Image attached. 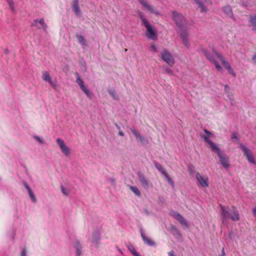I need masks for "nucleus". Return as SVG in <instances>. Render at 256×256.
I'll return each mask as SVG.
<instances>
[{
  "mask_svg": "<svg viewBox=\"0 0 256 256\" xmlns=\"http://www.w3.org/2000/svg\"><path fill=\"white\" fill-rule=\"evenodd\" d=\"M202 52L204 54V55L206 57V58L212 63H213L216 69L218 71H220L222 70V68L221 66L218 64V62L215 60L214 56H214H216L221 61L224 66L228 70V72L232 75L233 76H236V73L233 70L232 68L230 66V63L228 62L226 59L224 58L222 54L219 53L218 51L215 50H214L212 51V54H209L206 50L202 48Z\"/></svg>",
  "mask_w": 256,
  "mask_h": 256,
  "instance_id": "obj_1",
  "label": "nucleus"
},
{
  "mask_svg": "<svg viewBox=\"0 0 256 256\" xmlns=\"http://www.w3.org/2000/svg\"><path fill=\"white\" fill-rule=\"evenodd\" d=\"M222 210L221 212V218L222 223L227 222L228 220L230 218L233 221H238L240 220V215L238 210L236 208L232 206V210L231 214L230 213L228 208L224 206L220 205Z\"/></svg>",
  "mask_w": 256,
  "mask_h": 256,
  "instance_id": "obj_2",
  "label": "nucleus"
},
{
  "mask_svg": "<svg viewBox=\"0 0 256 256\" xmlns=\"http://www.w3.org/2000/svg\"><path fill=\"white\" fill-rule=\"evenodd\" d=\"M142 24L146 28V37L150 40H156L158 39L157 30L154 28V26H152L148 22L146 16L140 12L138 13Z\"/></svg>",
  "mask_w": 256,
  "mask_h": 256,
  "instance_id": "obj_3",
  "label": "nucleus"
},
{
  "mask_svg": "<svg viewBox=\"0 0 256 256\" xmlns=\"http://www.w3.org/2000/svg\"><path fill=\"white\" fill-rule=\"evenodd\" d=\"M214 151L216 152L220 158V162L223 167L226 170L229 169L230 164L228 158L226 157V154H224L219 148Z\"/></svg>",
  "mask_w": 256,
  "mask_h": 256,
  "instance_id": "obj_4",
  "label": "nucleus"
},
{
  "mask_svg": "<svg viewBox=\"0 0 256 256\" xmlns=\"http://www.w3.org/2000/svg\"><path fill=\"white\" fill-rule=\"evenodd\" d=\"M172 14L173 20L176 22L178 26L182 29L186 23V20L184 18L182 14L176 11L172 12Z\"/></svg>",
  "mask_w": 256,
  "mask_h": 256,
  "instance_id": "obj_5",
  "label": "nucleus"
},
{
  "mask_svg": "<svg viewBox=\"0 0 256 256\" xmlns=\"http://www.w3.org/2000/svg\"><path fill=\"white\" fill-rule=\"evenodd\" d=\"M161 58L170 66H172L175 63L174 59L171 54L166 50L161 53Z\"/></svg>",
  "mask_w": 256,
  "mask_h": 256,
  "instance_id": "obj_6",
  "label": "nucleus"
},
{
  "mask_svg": "<svg viewBox=\"0 0 256 256\" xmlns=\"http://www.w3.org/2000/svg\"><path fill=\"white\" fill-rule=\"evenodd\" d=\"M75 74L76 76V82L79 85L82 90L86 94L87 96H88L90 98H92V94L84 85V82L80 78L78 74V72H76Z\"/></svg>",
  "mask_w": 256,
  "mask_h": 256,
  "instance_id": "obj_7",
  "label": "nucleus"
},
{
  "mask_svg": "<svg viewBox=\"0 0 256 256\" xmlns=\"http://www.w3.org/2000/svg\"><path fill=\"white\" fill-rule=\"evenodd\" d=\"M240 148L248 162L252 164H254V158L250 150L242 144H240Z\"/></svg>",
  "mask_w": 256,
  "mask_h": 256,
  "instance_id": "obj_8",
  "label": "nucleus"
},
{
  "mask_svg": "<svg viewBox=\"0 0 256 256\" xmlns=\"http://www.w3.org/2000/svg\"><path fill=\"white\" fill-rule=\"evenodd\" d=\"M171 216L178 220L182 226H188L186 220L179 212L172 211Z\"/></svg>",
  "mask_w": 256,
  "mask_h": 256,
  "instance_id": "obj_9",
  "label": "nucleus"
},
{
  "mask_svg": "<svg viewBox=\"0 0 256 256\" xmlns=\"http://www.w3.org/2000/svg\"><path fill=\"white\" fill-rule=\"evenodd\" d=\"M56 142L60 146V148L62 152L66 156H69L70 154V148L65 144L64 140L58 138L56 139Z\"/></svg>",
  "mask_w": 256,
  "mask_h": 256,
  "instance_id": "obj_10",
  "label": "nucleus"
},
{
  "mask_svg": "<svg viewBox=\"0 0 256 256\" xmlns=\"http://www.w3.org/2000/svg\"><path fill=\"white\" fill-rule=\"evenodd\" d=\"M38 24H39L42 26V28L44 30H46L48 28V26L44 23V19L42 18H40V20H38V19L34 20L33 22L32 23L31 26H36L38 29H40V27L38 25Z\"/></svg>",
  "mask_w": 256,
  "mask_h": 256,
  "instance_id": "obj_11",
  "label": "nucleus"
},
{
  "mask_svg": "<svg viewBox=\"0 0 256 256\" xmlns=\"http://www.w3.org/2000/svg\"><path fill=\"white\" fill-rule=\"evenodd\" d=\"M196 178L199 184L202 187L206 188L208 186V178L206 176H202L200 173L197 172L196 174Z\"/></svg>",
  "mask_w": 256,
  "mask_h": 256,
  "instance_id": "obj_12",
  "label": "nucleus"
},
{
  "mask_svg": "<svg viewBox=\"0 0 256 256\" xmlns=\"http://www.w3.org/2000/svg\"><path fill=\"white\" fill-rule=\"evenodd\" d=\"M141 4L148 10L151 13L154 14L156 15L159 14L157 10L154 9L152 6L148 2V1H140Z\"/></svg>",
  "mask_w": 256,
  "mask_h": 256,
  "instance_id": "obj_13",
  "label": "nucleus"
},
{
  "mask_svg": "<svg viewBox=\"0 0 256 256\" xmlns=\"http://www.w3.org/2000/svg\"><path fill=\"white\" fill-rule=\"evenodd\" d=\"M180 36L182 40L183 44L187 48H190V43L188 39V34L186 32L180 30Z\"/></svg>",
  "mask_w": 256,
  "mask_h": 256,
  "instance_id": "obj_14",
  "label": "nucleus"
},
{
  "mask_svg": "<svg viewBox=\"0 0 256 256\" xmlns=\"http://www.w3.org/2000/svg\"><path fill=\"white\" fill-rule=\"evenodd\" d=\"M140 235L142 238L145 244H146L148 246H154L155 244V242L150 238L147 237L143 232L142 230H140Z\"/></svg>",
  "mask_w": 256,
  "mask_h": 256,
  "instance_id": "obj_15",
  "label": "nucleus"
},
{
  "mask_svg": "<svg viewBox=\"0 0 256 256\" xmlns=\"http://www.w3.org/2000/svg\"><path fill=\"white\" fill-rule=\"evenodd\" d=\"M132 132L135 136L137 140H139L140 142H143L144 140V138L141 136L140 132L135 128H132L130 129Z\"/></svg>",
  "mask_w": 256,
  "mask_h": 256,
  "instance_id": "obj_16",
  "label": "nucleus"
},
{
  "mask_svg": "<svg viewBox=\"0 0 256 256\" xmlns=\"http://www.w3.org/2000/svg\"><path fill=\"white\" fill-rule=\"evenodd\" d=\"M42 78L44 81L48 82L50 84H52V78L48 72H42Z\"/></svg>",
  "mask_w": 256,
  "mask_h": 256,
  "instance_id": "obj_17",
  "label": "nucleus"
},
{
  "mask_svg": "<svg viewBox=\"0 0 256 256\" xmlns=\"http://www.w3.org/2000/svg\"><path fill=\"white\" fill-rule=\"evenodd\" d=\"M202 137L206 142H208L210 145L212 150L214 151L218 148V147L214 142L208 138V136H202Z\"/></svg>",
  "mask_w": 256,
  "mask_h": 256,
  "instance_id": "obj_18",
  "label": "nucleus"
},
{
  "mask_svg": "<svg viewBox=\"0 0 256 256\" xmlns=\"http://www.w3.org/2000/svg\"><path fill=\"white\" fill-rule=\"evenodd\" d=\"M139 181L144 188H148V182L143 176H139Z\"/></svg>",
  "mask_w": 256,
  "mask_h": 256,
  "instance_id": "obj_19",
  "label": "nucleus"
},
{
  "mask_svg": "<svg viewBox=\"0 0 256 256\" xmlns=\"http://www.w3.org/2000/svg\"><path fill=\"white\" fill-rule=\"evenodd\" d=\"M250 26L252 27L254 30L256 31V15L250 16Z\"/></svg>",
  "mask_w": 256,
  "mask_h": 256,
  "instance_id": "obj_20",
  "label": "nucleus"
},
{
  "mask_svg": "<svg viewBox=\"0 0 256 256\" xmlns=\"http://www.w3.org/2000/svg\"><path fill=\"white\" fill-rule=\"evenodd\" d=\"M72 10L74 12L75 14L77 16H80V11L78 6V1H74L72 5Z\"/></svg>",
  "mask_w": 256,
  "mask_h": 256,
  "instance_id": "obj_21",
  "label": "nucleus"
},
{
  "mask_svg": "<svg viewBox=\"0 0 256 256\" xmlns=\"http://www.w3.org/2000/svg\"><path fill=\"white\" fill-rule=\"evenodd\" d=\"M196 4L199 8H200V12H206L207 8L202 1H196Z\"/></svg>",
  "mask_w": 256,
  "mask_h": 256,
  "instance_id": "obj_22",
  "label": "nucleus"
},
{
  "mask_svg": "<svg viewBox=\"0 0 256 256\" xmlns=\"http://www.w3.org/2000/svg\"><path fill=\"white\" fill-rule=\"evenodd\" d=\"M223 9H224V12L227 15L230 16L233 19H234V18L233 16L232 8L230 6H224Z\"/></svg>",
  "mask_w": 256,
  "mask_h": 256,
  "instance_id": "obj_23",
  "label": "nucleus"
},
{
  "mask_svg": "<svg viewBox=\"0 0 256 256\" xmlns=\"http://www.w3.org/2000/svg\"><path fill=\"white\" fill-rule=\"evenodd\" d=\"M172 230H173L172 234L176 238H180L182 237V234H181L180 232L176 228V226H172Z\"/></svg>",
  "mask_w": 256,
  "mask_h": 256,
  "instance_id": "obj_24",
  "label": "nucleus"
},
{
  "mask_svg": "<svg viewBox=\"0 0 256 256\" xmlns=\"http://www.w3.org/2000/svg\"><path fill=\"white\" fill-rule=\"evenodd\" d=\"M76 38L78 40L79 43L82 46H86V42L83 36L80 34H76Z\"/></svg>",
  "mask_w": 256,
  "mask_h": 256,
  "instance_id": "obj_25",
  "label": "nucleus"
},
{
  "mask_svg": "<svg viewBox=\"0 0 256 256\" xmlns=\"http://www.w3.org/2000/svg\"><path fill=\"white\" fill-rule=\"evenodd\" d=\"M128 249L134 255V256H141L139 253L136 252L135 248L132 244H129L128 246Z\"/></svg>",
  "mask_w": 256,
  "mask_h": 256,
  "instance_id": "obj_26",
  "label": "nucleus"
},
{
  "mask_svg": "<svg viewBox=\"0 0 256 256\" xmlns=\"http://www.w3.org/2000/svg\"><path fill=\"white\" fill-rule=\"evenodd\" d=\"M100 236L98 233L94 234L92 235V242L94 243H98L100 240Z\"/></svg>",
  "mask_w": 256,
  "mask_h": 256,
  "instance_id": "obj_27",
  "label": "nucleus"
},
{
  "mask_svg": "<svg viewBox=\"0 0 256 256\" xmlns=\"http://www.w3.org/2000/svg\"><path fill=\"white\" fill-rule=\"evenodd\" d=\"M130 190L137 196H140V192L139 190L136 186H129Z\"/></svg>",
  "mask_w": 256,
  "mask_h": 256,
  "instance_id": "obj_28",
  "label": "nucleus"
},
{
  "mask_svg": "<svg viewBox=\"0 0 256 256\" xmlns=\"http://www.w3.org/2000/svg\"><path fill=\"white\" fill-rule=\"evenodd\" d=\"M74 248L76 250V256H80L81 254V246L79 242H78Z\"/></svg>",
  "mask_w": 256,
  "mask_h": 256,
  "instance_id": "obj_29",
  "label": "nucleus"
},
{
  "mask_svg": "<svg viewBox=\"0 0 256 256\" xmlns=\"http://www.w3.org/2000/svg\"><path fill=\"white\" fill-rule=\"evenodd\" d=\"M156 168L160 171L164 175H166V172L164 170L162 166L161 165H155Z\"/></svg>",
  "mask_w": 256,
  "mask_h": 256,
  "instance_id": "obj_30",
  "label": "nucleus"
},
{
  "mask_svg": "<svg viewBox=\"0 0 256 256\" xmlns=\"http://www.w3.org/2000/svg\"><path fill=\"white\" fill-rule=\"evenodd\" d=\"M108 92L109 94L114 99H116V92L113 90H108Z\"/></svg>",
  "mask_w": 256,
  "mask_h": 256,
  "instance_id": "obj_31",
  "label": "nucleus"
},
{
  "mask_svg": "<svg viewBox=\"0 0 256 256\" xmlns=\"http://www.w3.org/2000/svg\"><path fill=\"white\" fill-rule=\"evenodd\" d=\"M28 194L30 196V198H32V200L34 202H36V198L32 191V190H29Z\"/></svg>",
  "mask_w": 256,
  "mask_h": 256,
  "instance_id": "obj_32",
  "label": "nucleus"
},
{
  "mask_svg": "<svg viewBox=\"0 0 256 256\" xmlns=\"http://www.w3.org/2000/svg\"><path fill=\"white\" fill-rule=\"evenodd\" d=\"M164 176H166L168 182L171 185L174 186V182L172 181V178L168 176V175L167 174V173L166 174V175H164Z\"/></svg>",
  "mask_w": 256,
  "mask_h": 256,
  "instance_id": "obj_33",
  "label": "nucleus"
},
{
  "mask_svg": "<svg viewBox=\"0 0 256 256\" xmlns=\"http://www.w3.org/2000/svg\"><path fill=\"white\" fill-rule=\"evenodd\" d=\"M165 72L169 75H174V72L172 70L170 69L169 68H166L164 70Z\"/></svg>",
  "mask_w": 256,
  "mask_h": 256,
  "instance_id": "obj_34",
  "label": "nucleus"
},
{
  "mask_svg": "<svg viewBox=\"0 0 256 256\" xmlns=\"http://www.w3.org/2000/svg\"><path fill=\"white\" fill-rule=\"evenodd\" d=\"M150 50H151V51H152L154 52H157L156 46L154 44H152L151 46H150Z\"/></svg>",
  "mask_w": 256,
  "mask_h": 256,
  "instance_id": "obj_35",
  "label": "nucleus"
},
{
  "mask_svg": "<svg viewBox=\"0 0 256 256\" xmlns=\"http://www.w3.org/2000/svg\"><path fill=\"white\" fill-rule=\"evenodd\" d=\"M60 188L62 192L64 195L68 196L69 194V192L66 190V188H64L62 186H61Z\"/></svg>",
  "mask_w": 256,
  "mask_h": 256,
  "instance_id": "obj_36",
  "label": "nucleus"
},
{
  "mask_svg": "<svg viewBox=\"0 0 256 256\" xmlns=\"http://www.w3.org/2000/svg\"><path fill=\"white\" fill-rule=\"evenodd\" d=\"M204 132L206 134V136H212V134L206 129L204 130Z\"/></svg>",
  "mask_w": 256,
  "mask_h": 256,
  "instance_id": "obj_37",
  "label": "nucleus"
},
{
  "mask_svg": "<svg viewBox=\"0 0 256 256\" xmlns=\"http://www.w3.org/2000/svg\"><path fill=\"white\" fill-rule=\"evenodd\" d=\"M24 184L28 192H29V190H32L26 182H24Z\"/></svg>",
  "mask_w": 256,
  "mask_h": 256,
  "instance_id": "obj_38",
  "label": "nucleus"
},
{
  "mask_svg": "<svg viewBox=\"0 0 256 256\" xmlns=\"http://www.w3.org/2000/svg\"><path fill=\"white\" fill-rule=\"evenodd\" d=\"M9 5L11 9L12 10H14L13 1H9Z\"/></svg>",
  "mask_w": 256,
  "mask_h": 256,
  "instance_id": "obj_39",
  "label": "nucleus"
},
{
  "mask_svg": "<svg viewBox=\"0 0 256 256\" xmlns=\"http://www.w3.org/2000/svg\"><path fill=\"white\" fill-rule=\"evenodd\" d=\"M34 138L41 144L43 142L42 140L39 136H34Z\"/></svg>",
  "mask_w": 256,
  "mask_h": 256,
  "instance_id": "obj_40",
  "label": "nucleus"
},
{
  "mask_svg": "<svg viewBox=\"0 0 256 256\" xmlns=\"http://www.w3.org/2000/svg\"><path fill=\"white\" fill-rule=\"evenodd\" d=\"M26 250L25 248L23 249L20 254V256H26Z\"/></svg>",
  "mask_w": 256,
  "mask_h": 256,
  "instance_id": "obj_41",
  "label": "nucleus"
},
{
  "mask_svg": "<svg viewBox=\"0 0 256 256\" xmlns=\"http://www.w3.org/2000/svg\"><path fill=\"white\" fill-rule=\"evenodd\" d=\"M232 139H236L238 140V136L235 133H233L232 136Z\"/></svg>",
  "mask_w": 256,
  "mask_h": 256,
  "instance_id": "obj_42",
  "label": "nucleus"
},
{
  "mask_svg": "<svg viewBox=\"0 0 256 256\" xmlns=\"http://www.w3.org/2000/svg\"><path fill=\"white\" fill-rule=\"evenodd\" d=\"M220 256H225L224 248H222V254Z\"/></svg>",
  "mask_w": 256,
  "mask_h": 256,
  "instance_id": "obj_43",
  "label": "nucleus"
},
{
  "mask_svg": "<svg viewBox=\"0 0 256 256\" xmlns=\"http://www.w3.org/2000/svg\"><path fill=\"white\" fill-rule=\"evenodd\" d=\"M252 60L254 63H256V53L252 56Z\"/></svg>",
  "mask_w": 256,
  "mask_h": 256,
  "instance_id": "obj_44",
  "label": "nucleus"
},
{
  "mask_svg": "<svg viewBox=\"0 0 256 256\" xmlns=\"http://www.w3.org/2000/svg\"><path fill=\"white\" fill-rule=\"evenodd\" d=\"M168 254L170 256H174V252L173 250H171L168 252Z\"/></svg>",
  "mask_w": 256,
  "mask_h": 256,
  "instance_id": "obj_45",
  "label": "nucleus"
},
{
  "mask_svg": "<svg viewBox=\"0 0 256 256\" xmlns=\"http://www.w3.org/2000/svg\"><path fill=\"white\" fill-rule=\"evenodd\" d=\"M118 134L120 136H124V133L122 131L120 130Z\"/></svg>",
  "mask_w": 256,
  "mask_h": 256,
  "instance_id": "obj_46",
  "label": "nucleus"
},
{
  "mask_svg": "<svg viewBox=\"0 0 256 256\" xmlns=\"http://www.w3.org/2000/svg\"><path fill=\"white\" fill-rule=\"evenodd\" d=\"M224 89H225V90L226 92H228V90H229V87L228 86V85H225L224 86Z\"/></svg>",
  "mask_w": 256,
  "mask_h": 256,
  "instance_id": "obj_47",
  "label": "nucleus"
},
{
  "mask_svg": "<svg viewBox=\"0 0 256 256\" xmlns=\"http://www.w3.org/2000/svg\"><path fill=\"white\" fill-rule=\"evenodd\" d=\"M50 86L53 87V88H56V85L55 84H54L53 82H52V84H50Z\"/></svg>",
  "mask_w": 256,
  "mask_h": 256,
  "instance_id": "obj_48",
  "label": "nucleus"
},
{
  "mask_svg": "<svg viewBox=\"0 0 256 256\" xmlns=\"http://www.w3.org/2000/svg\"><path fill=\"white\" fill-rule=\"evenodd\" d=\"M118 250L120 252V253H121L122 254V251L121 250H120V248H118Z\"/></svg>",
  "mask_w": 256,
  "mask_h": 256,
  "instance_id": "obj_49",
  "label": "nucleus"
},
{
  "mask_svg": "<svg viewBox=\"0 0 256 256\" xmlns=\"http://www.w3.org/2000/svg\"><path fill=\"white\" fill-rule=\"evenodd\" d=\"M244 4H244V3H243V4H242V5H244ZM246 6H247V4H246Z\"/></svg>",
  "mask_w": 256,
  "mask_h": 256,
  "instance_id": "obj_50",
  "label": "nucleus"
},
{
  "mask_svg": "<svg viewBox=\"0 0 256 256\" xmlns=\"http://www.w3.org/2000/svg\"><path fill=\"white\" fill-rule=\"evenodd\" d=\"M116 126H118L117 124ZM117 127H118V129L120 128L118 126H117Z\"/></svg>",
  "mask_w": 256,
  "mask_h": 256,
  "instance_id": "obj_51",
  "label": "nucleus"
}]
</instances>
